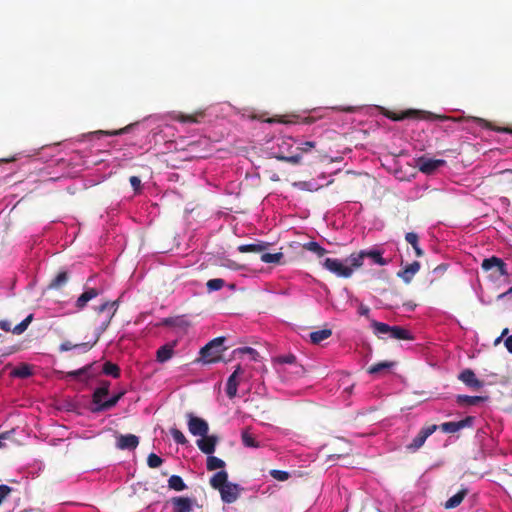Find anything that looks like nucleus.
Wrapping results in <instances>:
<instances>
[{"label":"nucleus","mask_w":512,"mask_h":512,"mask_svg":"<svg viewBox=\"0 0 512 512\" xmlns=\"http://www.w3.org/2000/svg\"><path fill=\"white\" fill-rule=\"evenodd\" d=\"M361 255L352 253L343 261L336 258H326L323 266L329 272L341 278H350L361 267Z\"/></svg>","instance_id":"nucleus-1"},{"label":"nucleus","mask_w":512,"mask_h":512,"mask_svg":"<svg viewBox=\"0 0 512 512\" xmlns=\"http://www.w3.org/2000/svg\"><path fill=\"white\" fill-rule=\"evenodd\" d=\"M371 326L373 328L374 334L378 337H381L382 335H388L390 338L397 340H414V336L411 334V332L401 326H390L386 323L376 320L371 322Z\"/></svg>","instance_id":"nucleus-2"},{"label":"nucleus","mask_w":512,"mask_h":512,"mask_svg":"<svg viewBox=\"0 0 512 512\" xmlns=\"http://www.w3.org/2000/svg\"><path fill=\"white\" fill-rule=\"evenodd\" d=\"M226 338L220 336L209 341L200 350L201 360L203 363L210 364L219 362L222 359L223 352L227 349L224 346Z\"/></svg>","instance_id":"nucleus-3"},{"label":"nucleus","mask_w":512,"mask_h":512,"mask_svg":"<svg viewBox=\"0 0 512 512\" xmlns=\"http://www.w3.org/2000/svg\"><path fill=\"white\" fill-rule=\"evenodd\" d=\"M278 152L275 153V158L293 165L299 164L302 159L301 153L293 154L290 150L293 148V139L282 138L278 143Z\"/></svg>","instance_id":"nucleus-4"},{"label":"nucleus","mask_w":512,"mask_h":512,"mask_svg":"<svg viewBox=\"0 0 512 512\" xmlns=\"http://www.w3.org/2000/svg\"><path fill=\"white\" fill-rule=\"evenodd\" d=\"M437 429L438 426L435 424L422 427L417 436L412 440V442L406 446V449L410 452H416L424 445L427 438L430 435H432Z\"/></svg>","instance_id":"nucleus-5"},{"label":"nucleus","mask_w":512,"mask_h":512,"mask_svg":"<svg viewBox=\"0 0 512 512\" xmlns=\"http://www.w3.org/2000/svg\"><path fill=\"white\" fill-rule=\"evenodd\" d=\"M446 161L443 159H431L425 156L419 157L416 160V167L424 174H432L438 168L444 166Z\"/></svg>","instance_id":"nucleus-6"},{"label":"nucleus","mask_w":512,"mask_h":512,"mask_svg":"<svg viewBox=\"0 0 512 512\" xmlns=\"http://www.w3.org/2000/svg\"><path fill=\"white\" fill-rule=\"evenodd\" d=\"M119 306L118 300L106 301L97 308L99 314L106 313L105 320L101 324V330L105 331L115 316Z\"/></svg>","instance_id":"nucleus-7"},{"label":"nucleus","mask_w":512,"mask_h":512,"mask_svg":"<svg viewBox=\"0 0 512 512\" xmlns=\"http://www.w3.org/2000/svg\"><path fill=\"white\" fill-rule=\"evenodd\" d=\"M188 417V429L189 432L194 436H205L208 433V423L199 417L189 413Z\"/></svg>","instance_id":"nucleus-8"},{"label":"nucleus","mask_w":512,"mask_h":512,"mask_svg":"<svg viewBox=\"0 0 512 512\" xmlns=\"http://www.w3.org/2000/svg\"><path fill=\"white\" fill-rule=\"evenodd\" d=\"M481 267L484 271H489L491 269H496L499 276L508 275L507 265L505 262L496 256H492L490 258H485L482 261Z\"/></svg>","instance_id":"nucleus-9"},{"label":"nucleus","mask_w":512,"mask_h":512,"mask_svg":"<svg viewBox=\"0 0 512 512\" xmlns=\"http://www.w3.org/2000/svg\"><path fill=\"white\" fill-rule=\"evenodd\" d=\"M473 422H474V417L467 416L466 418H464L460 421H457V422L442 423L440 426H438V428H440L441 431L444 433L452 434V433L458 432L459 430H461L463 428L471 427Z\"/></svg>","instance_id":"nucleus-10"},{"label":"nucleus","mask_w":512,"mask_h":512,"mask_svg":"<svg viewBox=\"0 0 512 512\" xmlns=\"http://www.w3.org/2000/svg\"><path fill=\"white\" fill-rule=\"evenodd\" d=\"M172 512H192L195 500L184 496H175L170 499Z\"/></svg>","instance_id":"nucleus-11"},{"label":"nucleus","mask_w":512,"mask_h":512,"mask_svg":"<svg viewBox=\"0 0 512 512\" xmlns=\"http://www.w3.org/2000/svg\"><path fill=\"white\" fill-rule=\"evenodd\" d=\"M458 379L463 382L467 387L478 390L484 386L483 381L479 380L474 371L466 368L460 372Z\"/></svg>","instance_id":"nucleus-12"},{"label":"nucleus","mask_w":512,"mask_h":512,"mask_svg":"<svg viewBox=\"0 0 512 512\" xmlns=\"http://www.w3.org/2000/svg\"><path fill=\"white\" fill-rule=\"evenodd\" d=\"M223 502L231 504L235 502L240 493V486L235 483L228 482L222 489L219 490Z\"/></svg>","instance_id":"nucleus-13"},{"label":"nucleus","mask_w":512,"mask_h":512,"mask_svg":"<svg viewBox=\"0 0 512 512\" xmlns=\"http://www.w3.org/2000/svg\"><path fill=\"white\" fill-rule=\"evenodd\" d=\"M139 445V438L134 434H120L116 437V447L120 450H134Z\"/></svg>","instance_id":"nucleus-14"},{"label":"nucleus","mask_w":512,"mask_h":512,"mask_svg":"<svg viewBox=\"0 0 512 512\" xmlns=\"http://www.w3.org/2000/svg\"><path fill=\"white\" fill-rule=\"evenodd\" d=\"M201 437V439L197 440L198 448L207 455L213 454L218 442V437L216 435L208 436L207 434Z\"/></svg>","instance_id":"nucleus-15"},{"label":"nucleus","mask_w":512,"mask_h":512,"mask_svg":"<svg viewBox=\"0 0 512 512\" xmlns=\"http://www.w3.org/2000/svg\"><path fill=\"white\" fill-rule=\"evenodd\" d=\"M419 270L420 263L418 261H414L406 265L402 270L398 271L397 276L401 278L406 284H409Z\"/></svg>","instance_id":"nucleus-16"},{"label":"nucleus","mask_w":512,"mask_h":512,"mask_svg":"<svg viewBox=\"0 0 512 512\" xmlns=\"http://www.w3.org/2000/svg\"><path fill=\"white\" fill-rule=\"evenodd\" d=\"M243 373V370L240 365L236 367L234 372L229 376L226 384V394L232 399L237 395L238 389V381L236 380L237 376Z\"/></svg>","instance_id":"nucleus-17"},{"label":"nucleus","mask_w":512,"mask_h":512,"mask_svg":"<svg viewBox=\"0 0 512 512\" xmlns=\"http://www.w3.org/2000/svg\"><path fill=\"white\" fill-rule=\"evenodd\" d=\"M100 293V290L96 288L86 289L75 301V307L77 310H83L87 306V303L100 295Z\"/></svg>","instance_id":"nucleus-18"},{"label":"nucleus","mask_w":512,"mask_h":512,"mask_svg":"<svg viewBox=\"0 0 512 512\" xmlns=\"http://www.w3.org/2000/svg\"><path fill=\"white\" fill-rule=\"evenodd\" d=\"M354 255L362 256L361 257V266L363 265L365 258H371L374 263L381 265V266H385L389 263L388 260H386L382 257V253L378 250H369V251L361 250L357 253H354Z\"/></svg>","instance_id":"nucleus-19"},{"label":"nucleus","mask_w":512,"mask_h":512,"mask_svg":"<svg viewBox=\"0 0 512 512\" xmlns=\"http://www.w3.org/2000/svg\"><path fill=\"white\" fill-rule=\"evenodd\" d=\"M110 382L102 381L100 386L95 389L92 395V403L96 406H100L101 403H104L103 398L109 394Z\"/></svg>","instance_id":"nucleus-20"},{"label":"nucleus","mask_w":512,"mask_h":512,"mask_svg":"<svg viewBox=\"0 0 512 512\" xmlns=\"http://www.w3.org/2000/svg\"><path fill=\"white\" fill-rule=\"evenodd\" d=\"M205 113L203 110L195 111L191 114L186 113H178L176 114L173 119L180 122V123H199L200 120L204 117Z\"/></svg>","instance_id":"nucleus-21"},{"label":"nucleus","mask_w":512,"mask_h":512,"mask_svg":"<svg viewBox=\"0 0 512 512\" xmlns=\"http://www.w3.org/2000/svg\"><path fill=\"white\" fill-rule=\"evenodd\" d=\"M95 343L96 341H94L93 343L83 342L79 344H73L71 341H64L60 344L59 351L66 352L72 349H79L81 352L85 353L89 351L95 345Z\"/></svg>","instance_id":"nucleus-22"},{"label":"nucleus","mask_w":512,"mask_h":512,"mask_svg":"<svg viewBox=\"0 0 512 512\" xmlns=\"http://www.w3.org/2000/svg\"><path fill=\"white\" fill-rule=\"evenodd\" d=\"M468 493H469L468 488L460 489L455 495L450 497L444 503V508L449 510V509H454V508L458 507L462 503L464 498L468 495Z\"/></svg>","instance_id":"nucleus-23"},{"label":"nucleus","mask_w":512,"mask_h":512,"mask_svg":"<svg viewBox=\"0 0 512 512\" xmlns=\"http://www.w3.org/2000/svg\"><path fill=\"white\" fill-rule=\"evenodd\" d=\"M97 372L94 371L93 364L86 365L78 370L70 371L67 373L69 378L84 377L85 379L94 378Z\"/></svg>","instance_id":"nucleus-24"},{"label":"nucleus","mask_w":512,"mask_h":512,"mask_svg":"<svg viewBox=\"0 0 512 512\" xmlns=\"http://www.w3.org/2000/svg\"><path fill=\"white\" fill-rule=\"evenodd\" d=\"M269 246V243L258 242L252 244H243L238 246V251L240 253H260L265 251Z\"/></svg>","instance_id":"nucleus-25"},{"label":"nucleus","mask_w":512,"mask_h":512,"mask_svg":"<svg viewBox=\"0 0 512 512\" xmlns=\"http://www.w3.org/2000/svg\"><path fill=\"white\" fill-rule=\"evenodd\" d=\"M174 355V345L165 344L161 346L156 352V360L159 363H164L172 358Z\"/></svg>","instance_id":"nucleus-26"},{"label":"nucleus","mask_w":512,"mask_h":512,"mask_svg":"<svg viewBox=\"0 0 512 512\" xmlns=\"http://www.w3.org/2000/svg\"><path fill=\"white\" fill-rule=\"evenodd\" d=\"M123 395H124V392H119L118 394H116V395L112 396L111 398H109L108 400H106L104 403H101L100 406H96V407L92 408V412L99 413L102 411L110 410L118 403V401L123 397Z\"/></svg>","instance_id":"nucleus-27"},{"label":"nucleus","mask_w":512,"mask_h":512,"mask_svg":"<svg viewBox=\"0 0 512 512\" xmlns=\"http://www.w3.org/2000/svg\"><path fill=\"white\" fill-rule=\"evenodd\" d=\"M228 474L226 471L221 470L215 473L210 479V485L216 490L222 489L227 483Z\"/></svg>","instance_id":"nucleus-28"},{"label":"nucleus","mask_w":512,"mask_h":512,"mask_svg":"<svg viewBox=\"0 0 512 512\" xmlns=\"http://www.w3.org/2000/svg\"><path fill=\"white\" fill-rule=\"evenodd\" d=\"M69 280V276H68V273L66 271H62V272H59L55 278H53L49 284V288L50 289H60L62 288L64 285H66V283L68 282Z\"/></svg>","instance_id":"nucleus-29"},{"label":"nucleus","mask_w":512,"mask_h":512,"mask_svg":"<svg viewBox=\"0 0 512 512\" xmlns=\"http://www.w3.org/2000/svg\"><path fill=\"white\" fill-rule=\"evenodd\" d=\"M332 335L331 329H321L310 333V340L313 344H319Z\"/></svg>","instance_id":"nucleus-30"},{"label":"nucleus","mask_w":512,"mask_h":512,"mask_svg":"<svg viewBox=\"0 0 512 512\" xmlns=\"http://www.w3.org/2000/svg\"><path fill=\"white\" fill-rule=\"evenodd\" d=\"M242 443L246 447L250 448H258L259 442L256 440L254 435L249 431V429H245L241 433Z\"/></svg>","instance_id":"nucleus-31"},{"label":"nucleus","mask_w":512,"mask_h":512,"mask_svg":"<svg viewBox=\"0 0 512 512\" xmlns=\"http://www.w3.org/2000/svg\"><path fill=\"white\" fill-rule=\"evenodd\" d=\"M168 487L174 491H183L187 488L185 482L179 475H172L168 479Z\"/></svg>","instance_id":"nucleus-32"},{"label":"nucleus","mask_w":512,"mask_h":512,"mask_svg":"<svg viewBox=\"0 0 512 512\" xmlns=\"http://www.w3.org/2000/svg\"><path fill=\"white\" fill-rule=\"evenodd\" d=\"M102 372L106 375L112 376L113 378L120 377V368L117 364L107 361L102 366Z\"/></svg>","instance_id":"nucleus-33"},{"label":"nucleus","mask_w":512,"mask_h":512,"mask_svg":"<svg viewBox=\"0 0 512 512\" xmlns=\"http://www.w3.org/2000/svg\"><path fill=\"white\" fill-rule=\"evenodd\" d=\"M303 248L305 250L315 253L318 257H322L327 253V250L324 247L320 246L319 243L315 241L304 243Z\"/></svg>","instance_id":"nucleus-34"},{"label":"nucleus","mask_w":512,"mask_h":512,"mask_svg":"<svg viewBox=\"0 0 512 512\" xmlns=\"http://www.w3.org/2000/svg\"><path fill=\"white\" fill-rule=\"evenodd\" d=\"M394 364L395 363L392 361H382V362L373 364L368 368V373L378 374L383 370H389L390 368H392L394 366Z\"/></svg>","instance_id":"nucleus-35"},{"label":"nucleus","mask_w":512,"mask_h":512,"mask_svg":"<svg viewBox=\"0 0 512 512\" xmlns=\"http://www.w3.org/2000/svg\"><path fill=\"white\" fill-rule=\"evenodd\" d=\"M206 467L209 471L222 469L225 467V462L216 456H212V454H211V455H208Z\"/></svg>","instance_id":"nucleus-36"},{"label":"nucleus","mask_w":512,"mask_h":512,"mask_svg":"<svg viewBox=\"0 0 512 512\" xmlns=\"http://www.w3.org/2000/svg\"><path fill=\"white\" fill-rule=\"evenodd\" d=\"M484 400V397L481 396H468V395H458L457 402L462 405H476L477 403Z\"/></svg>","instance_id":"nucleus-37"},{"label":"nucleus","mask_w":512,"mask_h":512,"mask_svg":"<svg viewBox=\"0 0 512 512\" xmlns=\"http://www.w3.org/2000/svg\"><path fill=\"white\" fill-rule=\"evenodd\" d=\"M32 320L33 314H29L22 322H20L12 329V333L16 335L22 334L28 328Z\"/></svg>","instance_id":"nucleus-38"},{"label":"nucleus","mask_w":512,"mask_h":512,"mask_svg":"<svg viewBox=\"0 0 512 512\" xmlns=\"http://www.w3.org/2000/svg\"><path fill=\"white\" fill-rule=\"evenodd\" d=\"M284 257L283 253H263L261 255V261L264 263H280L281 259Z\"/></svg>","instance_id":"nucleus-39"},{"label":"nucleus","mask_w":512,"mask_h":512,"mask_svg":"<svg viewBox=\"0 0 512 512\" xmlns=\"http://www.w3.org/2000/svg\"><path fill=\"white\" fill-rule=\"evenodd\" d=\"M224 285H225V281L221 278L210 279L206 283V287H207L208 291H210V292L218 291V290L222 289L224 287Z\"/></svg>","instance_id":"nucleus-40"},{"label":"nucleus","mask_w":512,"mask_h":512,"mask_svg":"<svg viewBox=\"0 0 512 512\" xmlns=\"http://www.w3.org/2000/svg\"><path fill=\"white\" fill-rule=\"evenodd\" d=\"M13 374L20 378H27L32 375V371L29 365H22L14 369Z\"/></svg>","instance_id":"nucleus-41"},{"label":"nucleus","mask_w":512,"mask_h":512,"mask_svg":"<svg viewBox=\"0 0 512 512\" xmlns=\"http://www.w3.org/2000/svg\"><path fill=\"white\" fill-rule=\"evenodd\" d=\"M170 433H171V436L173 437L174 441L177 443V444H181V445H185L188 443L186 437L184 436V434L178 430L177 428H172L170 430Z\"/></svg>","instance_id":"nucleus-42"},{"label":"nucleus","mask_w":512,"mask_h":512,"mask_svg":"<svg viewBox=\"0 0 512 512\" xmlns=\"http://www.w3.org/2000/svg\"><path fill=\"white\" fill-rule=\"evenodd\" d=\"M163 463V460L161 457L156 455L155 453H150L147 457V465L150 468H158Z\"/></svg>","instance_id":"nucleus-43"},{"label":"nucleus","mask_w":512,"mask_h":512,"mask_svg":"<svg viewBox=\"0 0 512 512\" xmlns=\"http://www.w3.org/2000/svg\"><path fill=\"white\" fill-rule=\"evenodd\" d=\"M418 114V111L415 110H407L405 112H402L401 114H395L389 115V118L395 121L403 120L405 118H410Z\"/></svg>","instance_id":"nucleus-44"},{"label":"nucleus","mask_w":512,"mask_h":512,"mask_svg":"<svg viewBox=\"0 0 512 512\" xmlns=\"http://www.w3.org/2000/svg\"><path fill=\"white\" fill-rule=\"evenodd\" d=\"M234 353L248 354L251 356V359L254 361H258V358H259V353L251 347L239 348V349L235 350Z\"/></svg>","instance_id":"nucleus-45"},{"label":"nucleus","mask_w":512,"mask_h":512,"mask_svg":"<svg viewBox=\"0 0 512 512\" xmlns=\"http://www.w3.org/2000/svg\"><path fill=\"white\" fill-rule=\"evenodd\" d=\"M270 475L278 481H286L289 479L290 474L287 471L273 469L270 471Z\"/></svg>","instance_id":"nucleus-46"},{"label":"nucleus","mask_w":512,"mask_h":512,"mask_svg":"<svg viewBox=\"0 0 512 512\" xmlns=\"http://www.w3.org/2000/svg\"><path fill=\"white\" fill-rule=\"evenodd\" d=\"M131 128H132V125H128V126H126L124 128H121V129H118V130H114V131H111V132L100 130L97 133L104 134V135H110V136L122 135V134L127 133Z\"/></svg>","instance_id":"nucleus-47"},{"label":"nucleus","mask_w":512,"mask_h":512,"mask_svg":"<svg viewBox=\"0 0 512 512\" xmlns=\"http://www.w3.org/2000/svg\"><path fill=\"white\" fill-rule=\"evenodd\" d=\"M277 362L281 364H296V356L293 354L277 357Z\"/></svg>","instance_id":"nucleus-48"},{"label":"nucleus","mask_w":512,"mask_h":512,"mask_svg":"<svg viewBox=\"0 0 512 512\" xmlns=\"http://www.w3.org/2000/svg\"><path fill=\"white\" fill-rule=\"evenodd\" d=\"M316 146V143L313 141H306L303 142L299 147L296 148V150H299L301 153L309 152L311 149H313Z\"/></svg>","instance_id":"nucleus-49"},{"label":"nucleus","mask_w":512,"mask_h":512,"mask_svg":"<svg viewBox=\"0 0 512 512\" xmlns=\"http://www.w3.org/2000/svg\"><path fill=\"white\" fill-rule=\"evenodd\" d=\"M468 120L474 122L475 124H477L479 127H482V128H491V125L490 123L483 119V118H479V117H469Z\"/></svg>","instance_id":"nucleus-50"},{"label":"nucleus","mask_w":512,"mask_h":512,"mask_svg":"<svg viewBox=\"0 0 512 512\" xmlns=\"http://www.w3.org/2000/svg\"><path fill=\"white\" fill-rule=\"evenodd\" d=\"M405 240L411 245L415 246V244L419 243V237L415 232H408L405 235Z\"/></svg>","instance_id":"nucleus-51"},{"label":"nucleus","mask_w":512,"mask_h":512,"mask_svg":"<svg viewBox=\"0 0 512 512\" xmlns=\"http://www.w3.org/2000/svg\"><path fill=\"white\" fill-rule=\"evenodd\" d=\"M129 182L135 192H139L141 190V179L138 176H131L129 178Z\"/></svg>","instance_id":"nucleus-52"},{"label":"nucleus","mask_w":512,"mask_h":512,"mask_svg":"<svg viewBox=\"0 0 512 512\" xmlns=\"http://www.w3.org/2000/svg\"><path fill=\"white\" fill-rule=\"evenodd\" d=\"M11 487L7 486V485H0V504L2 503V501L4 500V498L6 496H8V494L11 492Z\"/></svg>","instance_id":"nucleus-53"},{"label":"nucleus","mask_w":512,"mask_h":512,"mask_svg":"<svg viewBox=\"0 0 512 512\" xmlns=\"http://www.w3.org/2000/svg\"><path fill=\"white\" fill-rule=\"evenodd\" d=\"M0 328L6 332H12L11 323L9 321L3 320L0 321Z\"/></svg>","instance_id":"nucleus-54"},{"label":"nucleus","mask_w":512,"mask_h":512,"mask_svg":"<svg viewBox=\"0 0 512 512\" xmlns=\"http://www.w3.org/2000/svg\"><path fill=\"white\" fill-rule=\"evenodd\" d=\"M504 345H505L506 349L508 350V352L512 354V335L508 336L505 339Z\"/></svg>","instance_id":"nucleus-55"},{"label":"nucleus","mask_w":512,"mask_h":512,"mask_svg":"<svg viewBox=\"0 0 512 512\" xmlns=\"http://www.w3.org/2000/svg\"><path fill=\"white\" fill-rule=\"evenodd\" d=\"M358 312L362 316H368L369 312H370V308L365 305H360Z\"/></svg>","instance_id":"nucleus-56"},{"label":"nucleus","mask_w":512,"mask_h":512,"mask_svg":"<svg viewBox=\"0 0 512 512\" xmlns=\"http://www.w3.org/2000/svg\"><path fill=\"white\" fill-rule=\"evenodd\" d=\"M412 247H413V249H414L415 254H416V256H417V257H422V256H423L424 252H423V250L420 248L419 243H418V244H415V246H412Z\"/></svg>","instance_id":"nucleus-57"},{"label":"nucleus","mask_w":512,"mask_h":512,"mask_svg":"<svg viewBox=\"0 0 512 512\" xmlns=\"http://www.w3.org/2000/svg\"><path fill=\"white\" fill-rule=\"evenodd\" d=\"M508 331H509V330H508V328H505V329L502 331V333H501L500 337H498V338L495 340V344L500 343V341H501L502 337H503V336H505V335L508 333Z\"/></svg>","instance_id":"nucleus-58"},{"label":"nucleus","mask_w":512,"mask_h":512,"mask_svg":"<svg viewBox=\"0 0 512 512\" xmlns=\"http://www.w3.org/2000/svg\"><path fill=\"white\" fill-rule=\"evenodd\" d=\"M7 438V433H3L0 435V448L4 446L3 441Z\"/></svg>","instance_id":"nucleus-59"},{"label":"nucleus","mask_w":512,"mask_h":512,"mask_svg":"<svg viewBox=\"0 0 512 512\" xmlns=\"http://www.w3.org/2000/svg\"><path fill=\"white\" fill-rule=\"evenodd\" d=\"M295 373L298 375H302L304 373V368L302 366H296Z\"/></svg>","instance_id":"nucleus-60"},{"label":"nucleus","mask_w":512,"mask_h":512,"mask_svg":"<svg viewBox=\"0 0 512 512\" xmlns=\"http://www.w3.org/2000/svg\"><path fill=\"white\" fill-rule=\"evenodd\" d=\"M446 269H447V266L442 264V265L437 266L434 271H445Z\"/></svg>","instance_id":"nucleus-61"},{"label":"nucleus","mask_w":512,"mask_h":512,"mask_svg":"<svg viewBox=\"0 0 512 512\" xmlns=\"http://www.w3.org/2000/svg\"><path fill=\"white\" fill-rule=\"evenodd\" d=\"M404 306H406L408 310H413L416 305L412 303H405Z\"/></svg>","instance_id":"nucleus-62"},{"label":"nucleus","mask_w":512,"mask_h":512,"mask_svg":"<svg viewBox=\"0 0 512 512\" xmlns=\"http://www.w3.org/2000/svg\"><path fill=\"white\" fill-rule=\"evenodd\" d=\"M343 111H346V112H352L353 111V108L352 107H348V108H344L342 109Z\"/></svg>","instance_id":"nucleus-63"},{"label":"nucleus","mask_w":512,"mask_h":512,"mask_svg":"<svg viewBox=\"0 0 512 512\" xmlns=\"http://www.w3.org/2000/svg\"><path fill=\"white\" fill-rule=\"evenodd\" d=\"M505 294H512V287L508 289V291Z\"/></svg>","instance_id":"nucleus-64"}]
</instances>
